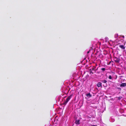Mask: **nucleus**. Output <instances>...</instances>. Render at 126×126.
I'll return each instance as SVG.
<instances>
[{"instance_id": "1", "label": "nucleus", "mask_w": 126, "mask_h": 126, "mask_svg": "<svg viewBox=\"0 0 126 126\" xmlns=\"http://www.w3.org/2000/svg\"><path fill=\"white\" fill-rule=\"evenodd\" d=\"M72 96L73 94H71L68 96L66 99V100L64 101L63 104L64 105H66L69 100L72 98Z\"/></svg>"}, {"instance_id": "2", "label": "nucleus", "mask_w": 126, "mask_h": 126, "mask_svg": "<svg viewBox=\"0 0 126 126\" xmlns=\"http://www.w3.org/2000/svg\"><path fill=\"white\" fill-rule=\"evenodd\" d=\"M95 67L93 66L91 68L89 69V72H90V74H93L94 73L92 71H94V72H96V71L95 70Z\"/></svg>"}, {"instance_id": "3", "label": "nucleus", "mask_w": 126, "mask_h": 126, "mask_svg": "<svg viewBox=\"0 0 126 126\" xmlns=\"http://www.w3.org/2000/svg\"><path fill=\"white\" fill-rule=\"evenodd\" d=\"M114 60L115 63H119L120 61V59L119 58L115 57L114 58Z\"/></svg>"}, {"instance_id": "4", "label": "nucleus", "mask_w": 126, "mask_h": 126, "mask_svg": "<svg viewBox=\"0 0 126 126\" xmlns=\"http://www.w3.org/2000/svg\"><path fill=\"white\" fill-rule=\"evenodd\" d=\"M119 47L123 49H124L125 48V47H124V46L123 45H120L119 46Z\"/></svg>"}, {"instance_id": "5", "label": "nucleus", "mask_w": 126, "mask_h": 126, "mask_svg": "<svg viewBox=\"0 0 126 126\" xmlns=\"http://www.w3.org/2000/svg\"><path fill=\"white\" fill-rule=\"evenodd\" d=\"M79 121V120H77L75 121V123L77 125H79L80 124Z\"/></svg>"}, {"instance_id": "6", "label": "nucleus", "mask_w": 126, "mask_h": 126, "mask_svg": "<svg viewBox=\"0 0 126 126\" xmlns=\"http://www.w3.org/2000/svg\"><path fill=\"white\" fill-rule=\"evenodd\" d=\"M126 86V83H123L120 85V87H125Z\"/></svg>"}, {"instance_id": "7", "label": "nucleus", "mask_w": 126, "mask_h": 126, "mask_svg": "<svg viewBox=\"0 0 126 126\" xmlns=\"http://www.w3.org/2000/svg\"><path fill=\"white\" fill-rule=\"evenodd\" d=\"M101 83L100 82H98L97 84V86L98 87H101Z\"/></svg>"}, {"instance_id": "8", "label": "nucleus", "mask_w": 126, "mask_h": 126, "mask_svg": "<svg viewBox=\"0 0 126 126\" xmlns=\"http://www.w3.org/2000/svg\"><path fill=\"white\" fill-rule=\"evenodd\" d=\"M86 96L87 97H91L92 95L90 94V93H89L86 95Z\"/></svg>"}, {"instance_id": "9", "label": "nucleus", "mask_w": 126, "mask_h": 126, "mask_svg": "<svg viewBox=\"0 0 126 126\" xmlns=\"http://www.w3.org/2000/svg\"><path fill=\"white\" fill-rule=\"evenodd\" d=\"M101 82L103 83H106L107 82V81L106 80H102Z\"/></svg>"}, {"instance_id": "10", "label": "nucleus", "mask_w": 126, "mask_h": 126, "mask_svg": "<svg viewBox=\"0 0 126 126\" xmlns=\"http://www.w3.org/2000/svg\"><path fill=\"white\" fill-rule=\"evenodd\" d=\"M101 70L102 72H104L105 71L106 69L105 68H102L101 69Z\"/></svg>"}, {"instance_id": "11", "label": "nucleus", "mask_w": 126, "mask_h": 126, "mask_svg": "<svg viewBox=\"0 0 126 126\" xmlns=\"http://www.w3.org/2000/svg\"><path fill=\"white\" fill-rule=\"evenodd\" d=\"M108 78L110 79H112V78L111 75H109V76Z\"/></svg>"}, {"instance_id": "12", "label": "nucleus", "mask_w": 126, "mask_h": 126, "mask_svg": "<svg viewBox=\"0 0 126 126\" xmlns=\"http://www.w3.org/2000/svg\"><path fill=\"white\" fill-rule=\"evenodd\" d=\"M121 98H122L121 97H119L118 98V99L119 100H120L121 99Z\"/></svg>"}, {"instance_id": "13", "label": "nucleus", "mask_w": 126, "mask_h": 126, "mask_svg": "<svg viewBox=\"0 0 126 126\" xmlns=\"http://www.w3.org/2000/svg\"><path fill=\"white\" fill-rule=\"evenodd\" d=\"M92 126H97L96 125H92Z\"/></svg>"}, {"instance_id": "14", "label": "nucleus", "mask_w": 126, "mask_h": 126, "mask_svg": "<svg viewBox=\"0 0 126 126\" xmlns=\"http://www.w3.org/2000/svg\"><path fill=\"white\" fill-rule=\"evenodd\" d=\"M89 53V51H88V52H87V53Z\"/></svg>"}, {"instance_id": "15", "label": "nucleus", "mask_w": 126, "mask_h": 126, "mask_svg": "<svg viewBox=\"0 0 126 126\" xmlns=\"http://www.w3.org/2000/svg\"><path fill=\"white\" fill-rule=\"evenodd\" d=\"M123 37L124 38V36H123Z\"/></svg>"}, {"instance_id": "16", "label": "nucleus", "mask_w": 126, "mask_h": 126, "mask_svg": "<svg viewBox=\"0 0 126 126\" xmlns=\"http://www.w3.org/2000/svg\"><path fill=\"white\" fill-rule=\"evenodd\" d=\"M110 63H111V62H110L109 64H110Z\"/></svg>"}]
</instances>
